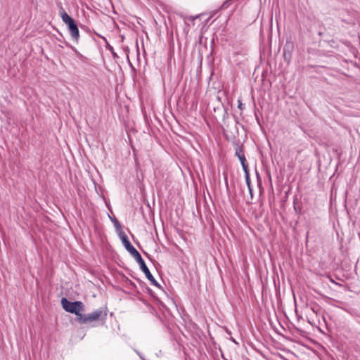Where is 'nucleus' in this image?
<instances>
[{"label": "nucleus", "mask_w": 360, "mask_h": 360, "mask_svg": "<svg viewBox=\"0 0 360 360\" xmlns=\"http://www.w3.org/2000/svg\"><path fill=\"white\" fill-rule=\"evenodd\" d=\"M236 155L238 158L243 170L248 169V164L247 162L245 154L240 147H238L236 150Z\"/></svg>", "instance_id": "obj_6"}, {"label": "nucleus", "mask_w": 360, "mask_h": 360, "mask_svg": "<svg viewBox=\"0 0 360 360\" xmlns=\"http://www.w3.org/2000/svg\"><path fill=\"white\" fill-rule=\"evenodd\" d=\"M121 239L123 245L134 258H136L137 256L140 255L137 250L131 244L127 236L124 234L123 236H121Z\"/></svg>", "instance_id": "obj_5"}, {"label": "nucleus", "mask_w": 360, "mask_h": 360, "mask_svg": "<svg viewBox=\"0 0 360 360\" xmlns=\"http://www.w3.org/2000/svg\"><path fill=\"white\" fill-rule=\"evenodd\" d=\"M63 308L69 313L75 314L77 316L76 321L79 323V318L82 316L84 311V304L81 301L70 302L67 298L61 300Z\"/></svg>", "instance_id": "obj_1"}, {"label": "nucleus", "mask_w": 360, "mask_h": 360, "mask_svg": "<svg viewBox=\"0 0 360 360\" xmlns=\"http://www.w3.org/2000/svg\"><path fill=\"white\" fill-rule=\"evenodd\" d=\"M195 18H196V17H193V16H191L188 18V19L191 20H194Z\"/></svg>", "instance_id": "obj_10"}, {"label": "nucleus", "mask_w": 360, "mask_h": 360, "mask_svg": "<svg viewBox=\"0 0 360 360\" xmlns=\"http://www.w3.org/2000/svg\"><path fill=\"white\" fill-rule=\"evenodd\" d=\"M245 174V181L246 184L250 189V191H251L250 188V174H249V169H247V170H243Z\"/></svg>", "instance_id": "obj_7"}, {"label": "nucleus", "mask_w": 360, "mask_h": 360, "mask_svg": "<svg viewBox=\"0 0 360 360\" xmlns=\"http://www.w3.org/2000/svg\"><path fill=\"white\" fill-rule=\"evenodd\" d=\"M238 108H240V110H243V103L238 101Z\"/></svg>", "instance_id": "obj_8"}, {"label": "nucleus", "mask_w": 360, "mask_h": 360, "mask_svg": "<svg viewBox=\"0 0 360 360\" xmlns=\"http://www.w3.org/2000/svg\"><path fill=\"white\" fill-rule=\"evenodd\" d=\"M231 0H227L226 2L224 3L223 4V7H227L226 4H229V1H231Z\"/></svg>", "instance_id": "obj_9"}, {"label": "nucleus", "mask_w": 360, "mask_h": 360, "mask_svg": "<svg viewBox=\"0 0 360 360\" xmlns=\"http://www.w3.org/2000/svg\"><path fill=\"white\" fill-rule=\"evenodd\" d=\"M136 262L139 264L140 269L145 274L146 278L150 281L151 284L155 286L160 287V285L156 281L153 276L151 274L149 269L146 266L144 260L141 257V255L134 258Z\"/></svg>", "instance_id": "obj_4"}, {"label": "nucleus", "mask_w": 360, "mask_h": 360, "mask_svg": "<svg viewBox=\"0 0 360 360\" xmlns=\"http://www.w3.org/2000/svg\"><path fill=\"white\" fill-rule=\"evenodd\" d=\"M60 15L62 18V20L64 23L67 24L68 26L69 32L72 38L74 40L77 41L79 37V32L77 27V24L75 23L73 18H72L63 8H60Z\"/></svg>", "instance_id": "obj_2"}, {"label": "nucleus", "mask_w": 360, "mask_h": 360, "mask_svg": "<svg viewBox=\"0 0 360 360\" xmlns=\"http://www.w3.org/2000/svg\"><path fill=\"white\" fill-rule=\"evenodd\" d=\"M107 317V311L103 309H98L92 313L83 314L79 318V323L86 324L96 321H104Z\"/></svg>", "instance_id": "obj_3"}]
</instances>
